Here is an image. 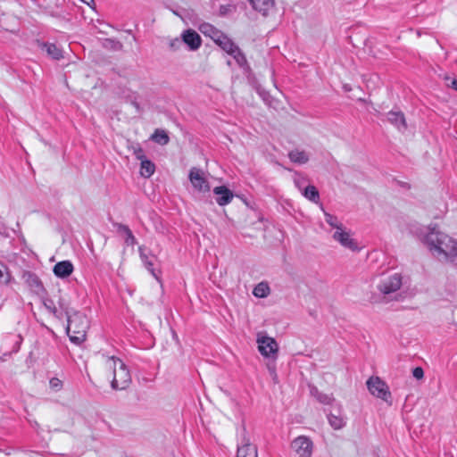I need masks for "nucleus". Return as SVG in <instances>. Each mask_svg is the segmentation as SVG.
<instances>
[{"label": "nucleus", "instance_id": "obj_30", "mask_svg": "<svg viewBox=\"0 0 457 457\" xmlns=\"http://www.w3.org/2000/svg\"><path fill=\"white\" fill-rule=\"evenodd\" d=\"M446 86L457 91V78L445 76Z\"/></svg>", "mask_w": 457, "mask_h": 457}, {"label": "nucleus", "instance_id": "obj_33", "mask_svg": "<svg viewBox=\"0 0 457 457\" xmlns=\"http://www.w3.org/2000/svg\"><path fill=\"white\" fill-rule=\"evenodd\" d=\"M182 42H183L182 38H179V37L172 38L170 41V46L171 49L177 50L180 47Z\"/></svg>", "mask_w": 457, "mask_h": 457}, {"label": "nucleus", "instance_id": "obj_23", "mask_svg": "<svg viewBox=\"0 0 457 457\" xmlns=\"http://www.w3.org/2000/svg\"><path fill=\"white\" fill-rule=\"evenodd\" d=\"M302 195L308 200H310L312 203L317 204L320 200V194L317 188L312 186L309 185L306 186L302 191Z\"/></svg>", "mask_w": 457, "mask_h": 457}, {"label": "nucleus", "instance_id": "obj_18", "mask_svg": "<svg viewBox=\"0 0 457 457\" xmlns=\"http://www.w3.org/2000/svg\"><path fill=\"white\" fill-rule=\"evenodd\" d=\"M237 457H258L257 448L246 440L238 447Z\"/></svg>", "mask_w": 457, "mask_h": 457}, {"label": "nucleus", "instance_id": "obj_37", "mask_svg": "<svg viewBox=\"0 0 457 457\" xmlns=\"http://www.w3.org/2000/svg\"><path fill=\"white\" fill-rule=\"evenodd\" d=\"M133 104H134V106L137 108V110H138V109H139V106H138V104H137L136 102H133Z\"/></svg>", "mask_w": 457, "mask_h": 457}, {"label": "nucleus", "instance_id": "obj_4", "mask_svg": "<svg viewBox=\"0 0 457 457\" xmlns=\"http://www.w3.org/2000/svg\"><path fill=\"white\" fill-rule=\"evenodd\" d=\"M88 328L89 321L84 313L74 312L68 316L67 334L71 342L82 343L86 339Z\"/></svg>", "mask_w": 457, "mask_h": 457}, {"label": "nucleus", "instance_id": "obj_21", "mask_svg": "<svg viewBox=\"0 0 457 457\" xmlns=\"http://www.w3.org/2000/svg\"><path fill=\"white\" fill-rule=\"evenodd\" d=\"M328 422H329L330 426L334 429H341L346 424V417L344 414H342V411L340 409L338 410L337 414L330 413L328 415Z\"/></svg>", "mask_w": 457, "mask_h": 457}, {"label": "nucleus", "instance_id": "obj_32", "mask_svg": "<svg viewBox=\"0 0 457 457\" xmlns=\"http://www.w3.org/2000/svg\"><path fill=\"white\" fill-rule=\"evenodd\" d=\"M294 181H295V187L300 190L302 191L305 187L304 186V182H305V179L303 177H301L299 175H296L294 179Z\"/></svg>", "mask_w": 457, "mask_h": 457}, {"label": "nucleus", "instance_id": "obj_20", "mask_svg": "<svg viewBox=\"0 0 457 457\" xmlns=\"http://www.w3.org/2000/svg\"><path fill=\"white\" fill-rule=\"evenodd\" d=\"M23 278H25L26 283L29 285V287L37 294H40L44 288L42 286L41 281L33 273L26 272L23 275Z\"/></svg>", "mask_w": 457, "mask_h": 457}, {"label": "nucleus", "instance_id": "obj_15", "mask_svg": "<svg viewBox=\"0 0 457 457\" xmlns=\"http://www.w3.org/2000/svg\"><path fill=\"white\" fill-rule=\"evenodd\" d=\"M74 270V266L70 261L57 262L53 269L54 274L59 278H68Z\"/></svg>", "mask_w": 457, "mask_h": 457}, {"label": "nucleus", "instance_id": "obj_17", "mask_svg": "<svg viewBox=\"0 0 457 457\" xmlns=\"http://www.w3.org/2000/svg\"><path fill=\"white\" fill-rule=\"evenodd\" d=\"M139 254L144 266L154 278H158L157 273L154 268L156 262V256L150 253H146L145 249L142 246L139 247Z\"/></svg>", "mask_w": 457, "mask_h": 457}, {"label": "nucleus", "instance_id": "obj_24", "mask_svg": "<svg viewBox=\"0 0 457 457\" xmlns=\"http://www.w3.org/2000/svg\"><path fill=\"white\" fill-rule=\"evenodd\" d=\"M253 294L255 297L258 298H265L270 294V288L267 282H260L258 283L253 290Z\"/></svg>", "mask_w": 457, "mask_h": 457}, {"label": "nucleus", "instance_id": "obj_29", "mask_svg": "<svg viewBox=\"0 0 457 457\" xmlns=\"http://www.w3.org/2000/svg\"><path fill=\"white\" fill-rule=\"evenodd\" d=\"M123 230H124V232L126 234V238H125L126 244L127 245H135L136 238L133 236L131 230L128 227H126V226L123 227Z\"/></svg>", "mask_w": 457, "mask_h": 457}, {"label": "nucleus", "instance_id": "obj_8", "mask_svg": "<svg viewBox=\"0 0 457 457\" xmlns=\"http://www.w3.org/2000/svg\"><path fill=\"white\" fill-rule=\"evenodd\" d=\"M403 285V276L395 272L383 278L378 285V291L383 295H389L398 291Z\"/></svg>", "mask_w": 457, "mask_h": 457}, {"label": "nucleus", "instance_id": "obj_38", "mask_svg": "<svg viewBox=\"0 0 457 457\" xmlns=\"http://www.w3.org/2000/svg\"><path fill=\"white\" fill-rule=\"evenodd\" d=\"M270 370H271V372L273 373V375H274V376H276L275 370H274V369H272V370H271L270 368Z\"/></svg>", "mask_w": 457, "mask_h": 457}, {"label": "nucleus", "instance_id": "obj_19", "mask_svg": "<svg viewBox=\"0 0 457 457\" xmlns=\"http://www.w3.org/2000/svg\"><path fill=\"white\" fill-rule=\"evenodd\" d=\"M387 120L399 130H404L406 129L405 119L401 112L391 111L387 114Z\"/></svg>", "mask_w": 457, "mask_h": 457}, {"label": "nucleus", "instance_id": "obj_35", "mask_svg": "<svg viewBox=\"0 0 457 457\" xmlns=\"http://www.w3.org/2000/svg\"><path fill=\"white\" fill-rule=\"evenodd\" d=\"M43 304L46 307V309H47L50 312L55 313L56 309L54 305V303L51 300H44Z\"/></svg>", "mask_w": 457, "mask_h": 457}, {"label": "nucleus", "instance_id": "obj_16", "mask_svg": "<svg viewBox=\"0 0 457 457\" xmlns=\"http://www.w3.org/2000/svg\"><path fill=\"white\" fill-rule=\"evenodd\" d=\"M213 193L217 195L216 202L220 206L228 204L234 196L233 193L225 186L214 187Z\"/></svg>", "mask_w": 457, "mask_h": 457}, {"label": "nucleus", "instance_id": "obj_14", "mask_svg": "<svg viewBox=\"0 0 457 457\" xmlns=\"http://www.w3.org/2000/svg\"><path fill=\"white\" fill-rule=\"evenodd\" d=\"M253 9L263 16H267L275 6V0H249Z\"/></svg>", "mask_w": 457, "mask_h": 457}, {"label": "nucleus", "instance_id": "obj_12", "mask_svg": "<svg viewBox=\"0 0 457 457\" xmlns=\"http://www.w3.org/2000/svg\"><path fill=\"white\" fill-rule=\"evenodd\" d=\"M183 43L187 46L190 51H196L202 45V38L200 35L194 29H188L181 33Z\"/></svg>", "mask_w": 457, "mask_h": 457}, {"label": "nucleus", "instance_id": "obj_31", "mask_svg": "<svg viewBox=\"0 0 457 457\" xmlns=\"http://www.w3.org/2000/svg\"><path fill=\"white\" fill-rule=\"evenodd\" d=\"M50 387L55 391H58L62 388V381L57 378H53L49 381Z\"/></svg>", "mask_w": 457, "mask_h": 457}, {"label": "nucleus", "instance_id": "obj_11", "mask_svg": "<svg viewBox=\"0 0 457 457\" xmlns=\"http://www.w3.org/2000/svg\"><path fill=\"white\" fill-rule=\"evenodd\" d=\"M199 30L205 36L210 37L220 47L229 39V37L222 31L216 29L213 25L204 22L199 26Z\"/></svg>", "mask_w": 457, "mask_h": 457}, {"label": "nucleus", "instance_id": "obj_7", "mask_svg": "<svg viewBox=\"0 0 457 457\" xmlns=\"http://www.w3.org/2000/svg\"><path fill=\"white\" fill-rule=\"evenodd\" d=\"M220 48L228 55H230L245 72L249 71L250 67L246 57L242 50L232 41L231 38L227 40Z\"/></svg>", "mask_w": 457, "mask_h": 457}, {"label": "nucleus", "instance_id": "obj_13", "mask_svg": "<svg viewBox=\"0 0 457 457\" xmlns=\"http://www.w3.org/2000/svg\"><path fill=\"white\" fill-rule=\"evenodd\" d=\"M287 156L292 162L303 165L309 162L311 154L307 150L295 147L288 152Z\"/></svg>", "mask_w": 457, "mask_h": 457}, {"label": "nucleus", "instance_id": "obj_2", "mask_svg": "<svg viewBox=\"0 0 457 457\" xmlns=\"http://www.w3.org/2000/svg\"><path fill=\"white\" fill-rule=\"evenodd\" d=\"M324 217L325 221L331 228V237L335 242L352 252H359L361 250L352 230L348 229L337 217L327 212H324Z\"/></svg>", "mask_w": 457, "mask_h": 457}, {"label": "nucleus", "instance_id": "obj_6", "mask_svg": "<svg viewBox=\"0 0 457 457\" xmlns=\"http://www.w3.org/2000/svg\"><path fill=\"white\" fill-rule=\"evenodd\" d=\"M367 386L370 393L387 404H392L391 392L389 391L388 386L380 379L378 377H371L367 381Z\"/></svg>", "mask_w": 457, "mask_h": 457}, {"label": "nucleus", "instance_id": "obj_22", "mask_svg": "<svg viewBox=\"0 0 457 457\" xmlns=\"http://www.w3.org/2000/svg\"><path fill=\"white\" fill-rule=\"evenodd\" d=\"M155 170V165L148 159H144L140 163V175L144 178H150Z\"/></svg>", "mask_w": 457, "mask_h": 457}, {"label": "nucleus", "instance_id": "obj_5", "mask_svg": "<svg viewBox=\"0 0 457 457\" xmlns=\"http://www.w3.org/2000/svg\"><path fill=\"white\" fill-rule=\"evenodd\" d=\"M256 343L259 353L268 359L276 360L278 353L277 341L264 332H259L256 336Z\"/></svg>", "mask_w": 457, "mask_h": 457}, {"label": "nucleus", "instance_id": "obj_36", "mask_svg": "<svg viewBox=\"0 0 457 457\" xmlns=\"http://www.w3.org/2000/svg\"><path fill=\"white\" fill-rule=\"evenodd\" d=\"M412 375L415 378L417 379H421L423 377H424V371L422 370V368L420 367H416L413 370H412Z\"/></svg>", "mask_w": 457, "mask_h": 457}, {"label": "nucleus", "instance_id": "obj_1", "mask_svg": "<svg viewBox=\"0 0 457 457\" xmlns=\"http://www.w3.org/2000/svg\"><path fill=\"white\" fill-rule=\"evenodd\" d=\"M419 237L429 253L440 262H453L457 260V238L436 226L425 228Z\"/></svg>", "mask_w": 457, "mask_h": 457}, {"label": "nucleus", "instance_id": "obj_28", "mask_svg": "<svg viewBox=\"0 0 457 457\" xmlns=\"http://www.w3.org/2000/svg\"><path fill=\"white\" fill-rule=\"evenodd\" d=\"M317 398L320 403L323 404H332L334 403V398L330 395L326 394H318Z\"/></svg>", "mask_w": 457, "mask_h": 457}, {"label": "nucleus", "instance_id": "obj_25", "mask_svg": "<svg viewBox=\"0 0 457 457\" xmlns=\"http://www.w3.org/2000/svg\"><path fill=\"white\" fill-rule=\"evenodd\" d=\"M151 139L162 145H164L169 142V137L167 133L162 129H156L152 135Z\"/></svg>", "mask_w": 457, "mask_h": 457}, {"label": "nucleus", "instance_id": "obj_10", "mask_svg": "<svg viewBox=\"0 0 457 457\" xmlns=\"http://www.w3.org/2000/svg\"><path fill=\"white\" fill-rule=\"evenodd\" d=\"M188 179L195 190L203 193L210 191V184L202 170L193 167L189 171Z\"/></svg>", "mask_w": 457, "mask_h": 457}, {"label": "nucleus", "instance_id": "obj_26", "mask_svg": "<svg viewBox=\"0 0 457 457\" xmlns=\"http://www.w3.org/2000/svg\"><path fill=\"white\" fill-rule=\"evenodd\" d=\"M45 48L48 55L53 59L59 60L62 57V51L54 44H46Z\"/></svg>", "mask_w": 457, "mask_h": 457}, {"label": "nucleus", "instance_id": "obj_3", "mask_svg": "<svg viewBox=\"0 0 457 457\" xmlns=\"http://www.w3.org/2000/svg\"><path fill=\"white\" fill-rule=\"evenodd\" d=\"M104 368L112 373L111 385L113 389L123 390L129 386L131 375L123 361L115 356H105Z\"/></svg>", "mask_w": 457, "mask_h": 457}, {"label": "nucleus", "instance_id": "obj_27", "mask_svg": "<svg viewBox=\"0 0 457 457\" xmlns=\"http://www.w3.org/2000/svg\"><path fill=\"white\" fill-rule=\"evenodd\" d=\"M10 278L7 267L0 262V282L6 284L10 281Z\"/></svg>", "mask_w": 457, "mask_h": 457}, {"label": "nucleus", "instance_id": "obj_34", "mask_svg": "<svg viewBox=\"0 0 457 457\" xmlns=\"http://www.w3.org/2000/svg\"><path fill=\"white\" fill-rule=\"evenodd\" d=\"M134 154L137 160L140 162L144 159H145V156L144 154V151L141 147L137 146L134 148Z\"/></svg>", "mask_w": 457, "mask_h": 457}, {"label": "nucleus", "instance_id": "obj_9", "mask_svg": "<svg viewBox=\"0 0 457 457\" xmlns=\"http://www.w3.org/2000/svg\"><path fill=\"white\" fill-rule=\"evenodd\" d=\"M291 448L298 457H311L313 444L309 437L299 436L291 442Z\"/></svg>", "mask_w": 457, "mask_h": 457}]
</instances>
